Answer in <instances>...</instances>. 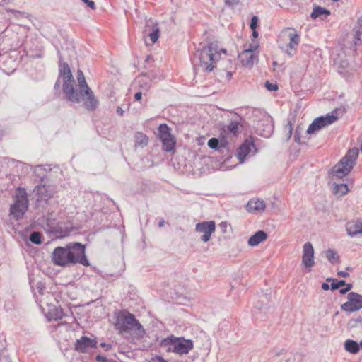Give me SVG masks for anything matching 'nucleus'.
I'll use <instances>...</instances> for the list:
<instances>
[{"instance_id": "55", "label": "nucleus", "mask_w": 362, "mask_h": 362, "mask_svg": "<svg viewBox=\"0 0 362 362\" xmlns=\"http://www.w3.org/2000/svg\"><path fill=\"white\" fill-rule=\"evenodd\" d=\"M252 30V37L254 38H257L258 37V33L256 31V29L255 30Z\"/></svg>"}, {"instance_id": "41", "label": "nucleus", "mask_w": 362, "mask_h": 362, "mask_svg": "<svg viewBox=\"0 0 362 362\" xmlns=\"http://www.w3.org/2000/svg\"><path fill=\"white\" fill-rule=\"evenodd\" d=\"M258 18L256 16H254L251 19V23L250 25V28L251 30H255L257 27Z\"/></svg>"}, {"instance_id": "62", "label": "nucleus", "mask_w": 362, "mask_h": 362, "mask_svg": "<svg viewBox=\"0 0 362 362\" xmlns=\"http://www.w3.org/2000/svg\"><path fill=\"white\" fill-rule=\"evenodd\" d=\"M37 169H40V170H41V169H42V167H41V166H37Z\"/></svg>"}, {"instance_id": "46", "label": "nucleus", "mask_w": 362, "mask_h": 362, "mask_svg": "<svg viewBox=\"0 0 362 362\" xmlns=\"http://www.w3.org/2000/svg\"><path fill=\"white\" fill-rule=\"evenodd\" d=\"M285 129L286 130H288V136L290 137L292 134V127L290 122L285 126Z\"/></svg>"}, {"instance_id": "14", "label": "nucleus", "mask_w": 362, "mask_h": 362, "mask_svg": "<svg viewBox=\"0 0 362 362\" xmlns=\"http://www.w3.org/2000/svg\"><path fill=\"white\" fill-rule=\"evenodd\" d=\"M97 341L95 339H90L86 336H83L76 340L75 343V350L80 353H86L95 347Z\"/></svg>"}, {"instance_id": "43", "label": "nucleus", "mask_w": 362, "mask_h": 362, "mask_svg": "<svg viewBox=\"0 0 362 362\" xmlns=\"http://www.w3.org/2000/svg\"><path fill=\"white\" fill-rule=\"evenodd\" d=\"M345 288H341L339 290V293L342 295L346 294L347 292H349L352 288V284H346L345 285Z\"/></svg>"}, {"instance_id": "5", "label": "nucleus", "mask_w": 362, "mask_h": 362, "mask_svg": "<svg viewBox=\"0 0 362 362\" xmlns=\"http://www.w3.org/2000/svg\"><path fill=\"white\" fill-rule=\"evenodd\" d=\"M161 346L168 351H173L179 355L187 354L194 347L193 341L183 337L171 336L163 339Z\"/></svg>"}, {"instance_id": "6", "label": "nucleus", "mask_w": 362, "mask_h": 362, "mask_svg": "<svg viewBox=\"0 0 362 362\" xmlns=\"http://www.w3.org/2000/svg\"><path fill=\"white\" fill-rule=\"evenodd\" d=\"M337 117L333 112L325 116H321L315 119L308 127L306 132L308 134H313L321 129L333 124L337 121Z\"/></svg>"}, {"instance_id": "10", "label": "nucleus", "mask_w": 362, "mask_h": 362, "mask_svg": "<svg viewBox=\"0 0 362 362\" xmlns=\"http://www.w3.org/2000/svg\"><path fill=\"white\" fill-rule=\"evenodd\" d=\"M302 264L308 272H310L311 268L315 264L314 249L310 242L305 243L303 245Z\"/></svg>"}, {"instance_id": "34", "label": "nucleus", "mask_w": 362, "mask_h": 362, "mask_svg": "<svg viewBox=\"0 0 362 362\" xmlns=\"http://www.w3.org/2000/svg\"><path fill=\"white\" fill-rule=\"evenodd\" d=\"M325 255L328 261L332 264L338 262L339 261V257L337 252H335L334 250L328 249L325 252Z\"/></svg>"}, {"instance_id": "33", "label": "nucleus", "mask_w": 362, "mask_h": 362, "mask_svg": "<svg viewBox=\"0 0 362 362\" xmlns=\"http://www.w3.org/2000/svg\"><path fill=\"white\" fill-rule=\"evenodd\" d=\"M76 76L81 90H84L85 89L89 88L86 81L84 74L81 70H78Z\"/></svg>"}, {"instance_id": "22", "label": "nucleus", "mask_w": 362, "mask_h": 362, "mask_svg": "<svg viewBox=\"0 0 362 362\" xmlns=\"http://www.w3.org/2000/svg\"><path fill=\"white\" fill-rule=\"evenodd\" d=\"M152 78L147 74H142L136 78V83L144 91H148L151 86Z\"/></svg>"}, {"instance_id": "63", "label": "nucleus", "mask_w": 362, "mask_h": 362, "mask_svg": "<svg viewBox=\"0 0 362 362\" xmlns=\"http://www.w3.org/2000/svg\"><path fill=\"white\" fill-rule=\"evenodd\" d=\"M298 139L299 138L296 136V141H297Z\"/></svg>"}, {"instance_id": "19", "label": "nucleus", "mask_w": 362, "mask_h": 362, "mask_svg": "<svg viewBox=\"0 0 362 362\" xmlns=\"http://www.w3.org/2000/svg\"><path fill=\"white\" fill-rule=\"evenodd\" d=\"M346 229L349 235L353 237L362 233V222L359 221L348 222Z\"/></svg>"}, {"instance_id": "45", "label": "nucleus", "mask_w": 362, "mask_h": 362, "mask_svg": "<svg viewBox=\"0 0 362 362\" xmlns=\"http://www.w3.org/2000/svg\"><path fill=\"white\" fill-rule=\"evenodd\" d=\"M239 0H226V4L228 6H233L238 4Z\"/></svg>"}, {"instance_id": "25", "label": "nucleus", "mask_w": 362, "mask_h": 362, "mask_svg": "<svg viewBox=\"0 0 362 362\" xmlns=\"http://www.w3.org/2000/svg\"><path fill=\"white\" fill-rule=\"evenodd\" d=\"M330 15V11L326 8H322L320 6H315L313 8L310 16L313 19H316L317 18H320L323 19L324 18L327 17Z\"/></svg>"}, {"instance_id": "39", "label": "nucleus", "mask_w": 362, "mask_h": 362, "mask_svg": "<svg viewBox=\"0 0 362 362\" xmlns=\"http://www.w3.org/2000/svg\"><path fill=\"white\" fill-rule=\"evenodd\" d=\"M219 144V141L216 138H211L208 141V146L212 149H218Z\"/></svg>"}, {"instance_id": "47", "label": "nucleus", "mask_w": 362, "mask_h": 362, "mask_svg": "<svg viewBox=\"0 0 362 362\" xmlns=\"http://www.w3.org/2000/svg\"><path fill=\"white\" fill-rule=\"evenodd\" d=\"M96 361L98 362H106L107 358L105 356H103L100 355H98L95 358Z\"/></svg>"}, {"instance_id": "58", "label": "nucleus", "mask_w": 362, "mask_h": 362, "mask_svg": "<svg viewBox=\"0 0 362 362\" xmlns=\"http://www.w3.org/2000/svg\"><path fill=\"white\" fill-rule=\"evenodd\" d=\"M271 134V130H269L265 134H264V136L268 137Z\"/></svg>"}, {"instance_id": "24", "label": "nucleus", "mask_w": 362, "mask_h": 362, "mask_svg": "<svg viewBox=\"0 0 362 362\" xmlns=\"http://www.w3.org/2000/svg\"><path fill=\"white\" fill-rule=\"evenodd\" d=\"M344 346V349L352 354H356L360 350L359 344L353 339H346Z\"/></svg>"}, {"instance_id": "4", "label": "nucleus", "mask_w": 362, "mask_h": 362, "mask_svg": "<svg viewBox=\"0 0 362 362\" xmlns=\"http://www.w3.org/2000/svg\"><path fill=\"white\" fill-rule=\"evenodd\" d=\"M358 156V149L353 148L349 149L346 155L330 170V175L333 177L343 178L353 169Z\"/></svg>"}, {"instance_id": "1", "label": "nucleus", "mask_w": 362, "mask_h": 362, "mask_svg": "<svg viewBox=\"0 0 362 362\" xmlns=\"http://www.w3.org/2000/svg\"><path fill=\"white\" fill-rule=\"evenodd\" d=\"M52 261L55 265L64 267L78 263L86 267L90 264L86 255V245L76 242L57 247L52 254Z\"/></svg>"}, {"instance_id": "35", "label": "nucleus", "mask_w": 362, "mask_h": 362, "mask_svg": "<svg viewBox=\"0 0 362 362\" xmlns=\"http://www.w3.org/2000/svg\"><path fill=\"white\" fill-rule=\"evenodd\" d=\"M240 125V122L237 120L231 121L228 125L226 127V129L233 135H236L238 134V127Z\"/></svg>"}, {"instance_id": "56", "label": "nucleus", "mask_w": 362, "mask_h": 362, "mask_svg": "<svg viewBox=\"0 0 362 362\" xmlns=\"http://www.w3.org/2000/svg\"><path fill=\"white\" fill-rule=\"evenodd\" d=\"M164 224H165V221L162 219V220H160V221H159V223H158V226H159L160 228H161V227H163V226H164Z\"/></svg>"}, {"instance_id": "17", "label": "nucleus", "mask_w": 362, "mask_h": 362, "mask_svg": "<svg viewBox=\"0 0 362 362\" xmlns=\"http://www.w3.org/2000/svg\"><path fill=\"white\" fill-rule=\"evenodd\" d=\"M251 147H254V144L248 139L245 140V141L239 147L237 152V156L240 163H243L245 157L250 152Z\"/></svg>"}, {"instance_id": "42", "label": "nucleus", "mask_w": 362, "mask_h": 362, "mask_svg": "<svg viewBox=\"0 0 362 362\" xmlns=\"http://www.w3.org/2000/svg\"><path fill=\"white\" fill-rule=\"evenodd\" d=\"M259 43L257 41L253 40L252 42L249 45L248 48L245 49H251V52L253 53L255 50L257 49Z\"/></svg>"}, {"instance_id": "60", "label": "nucleus", "mask_w": 362, "mask_h": 362, "mask_svg": "<svg viewBox=\"0 0 362 362\" xmlns=\"http://www.w3.org/2000/svg\"><path fill=\"white\" fill-rule=\"evenodd\" d=\"M273 65H274V66H276V65H277V62H276V61H274V62H273Z\"/></svg>"}, {"instance_id": "30", "label": "nucleus", "mask_w": 362, "mask_h": 362, "mask_svg": "<svg viewBox=\"0 0 362 362\" xmlns=\"http://www.w3.org/2000/svg\"><path fill=\"white\" fill-rule=\"evenodd\" d=\"M288 37H289V43L288 47L290 49H295L300 42V37L298 33L293 32V33H288Z\"/></svg>"}, {"instance_id": "2", "label": "nucleus", "mask_w": 362, "mask_h": 362, "mask_svg": "<svg viewBox=\"0 0 362 362\" xmlns=\"http://www.w3.org/2000/svg\"><path fill=\"white\" fill-rule=\"evenodd\" d=\"M115 327L119 333L126 338L141 339L145 330L133 314L127 311L118 313L116 317Z\"/></svg>"}, {"instance_id": "28", "label": "nucleus", "mask_w": 362, "mask_h": 362, "mask_svg": "<svg viewBox=\"0 0 362 362\" xmlns=\"http://www.w3.org/2000/svg\"><path fill=\"white\" fill-rule=\"evenodd\" d=\"M281 355H284V357L279 362H295L296 356L292 353H284V350L274 351V357L278 358Z\"/></svg>"}, {"instance_id": "57", "label": "nucleus", "mask_w": 362, "mask_h": 362, "mask_svg": "<svg viewBox=\"0 0 362 362\" xmlns=\"http://www.w3.org/2000/svg\"><path fill=\"white\" fill-rule=\"evenodd\" d=\"M38 289H39V291L40 293H41L42 292V290L43 288V286L41 284H38V286H37Z\"/></svg>"}, {"instance_id": "27", "label": "nucleus", "mask_w": 362, "mask_h": 362, "mask_svg": "<svg viewBox=\"0 0 362 362\" xmlns=\"http://www.w3.org/2000/svg\"><path fill=\"white\" fill-rule=\"evenodd\" d=\"M333 193L339 197L345 195L349 192V188L346 184H333L332 187Z\"/></svg>"}, {"instance_id": "61", "label": "nucleus", "mask_w": 362, "mask_h": 362, "mask_svg": "<svg viewBox=\"0 0 362 362\" xmlns=\"http://www.w3.org/2000/svg\"><path fill=\"white\" fill-rule=\"evenodd\" d=\"M5 3H9L11 0H3Z\"/></svg>"}, {"instance_id": "29", "label": "nucleus", "mask_w": 362, "mask_h": 362, "mask_svg": "<svg viewBox=\"0 0 362 362\" xmlns=\"http://www.w3.org/2000/svg\"><path fill=\"white\" fill-rule=\"evenodd\" d=\"M135 146L141 147L146 146L148 144V137L146 134L141 132H136L134 134Z\"/></svg>"}, {"instance_id": "20", "label": "nucleus", "mask_w": 362, "mask_h": 362, "mask_svg": "<svg viewBox=\"0 0 362 362\" xmlns=\"http://www.w3.org/2000/svg\"><path fill=\"white\" fill-rule=\"evenodd\" d=\"M267 238V234L263 230H258L252 235L247 243L250 246H257Z\"/></svg>"}, {"instance_id": "48", "label": "nucleus", "mask_w": 362, "mask_h": 362, "mask_svg": "<svg viewBox=\"0 0 362 362\" xmlns=\"http://www.w3.org/2000/svg\"><path fill=\"white\" fill-rule=\"evenodd\" d=\"M100 346L104 349H105V350H110L111 348H112V345L111 344H106V343H101L100 344Z\"/></svg>"}, {"instance_id": "40", "label": "nucleus", "mask_w": 362, "mask_h": 362, "mask_svg": "<svg viewBox=\"0 0 362 362\" xmlns=\"http://www.w3.org/2000/svg\"><path fill=\"white\" fill-rule=\"evenodd\" d=\"M265 87L269 91H274L278 90V86L276 83H271L269 81L265 83Z\"/></svg>"}, {"instance_id": "31", "label": "nucleus", "mask_w": 362, "mask_h": 362, "mask_svg": "<svg viewBox=\"0 0 362 362\" xmlns=\"http://www.w3.org/2000/svg\"><path fill=\"white\" fill-rule=\"evenodd\" d=\"M158 132L159 138L161 141L173 136L170 132V129L166 124H160L158 128Z\"/></svg>"}, {"instance_id": "38", "label": "nucleus", "mask_w": 362, "mask_h": 362, "mask_svg": "<svg viewBox=\"0 0 362 362\" xmlns=\"http://www.w3.org/2000/svg\"><path fill=\"white\" fill-rule=\"evenodd\" d=\"M41 238L42 234L40 232L35 231L31 233L29 239L33 243L40 245L42 243Z\"/></svg>"}, {"instance_id": "9", "label": "nucleus", "mask_w": 362, "mask_h": 362, "mask_svg": "<svg viewBox=\"0 0 362 362\" xmlns=\"http://www.w3.org/2000/svg\"><path fill=\"white\" fill-rule=\"evenodd\" d=\"M195 230L197 233H203L200 239L204 243L210 240L211 234L216 230V224L213 221H203L198 223L195 226Z\"/></svg>"}, {"instance_id": "26", "label": "nucleus", "mask_w": 362, "mask_h": 362, "mask_svg": "<svg viewBox=\"0 0 362 362\" xmlns=\"http://www.w3.org/2000/svg\"><path fill=\"white\" fill-rule=\"evenodd\" d=\"M35 192L38 196L37 201L40 199L47 200L52 197L50 192H49L45 185L37 186L35 189Z\"/></svg>"}, {"instance_id": "15", "label": "nucleus", "mask_w": 362, "mask_h": 362, "mask_svg": "<svg viewBox=\"0 0 362 362\" xmlns=\"http://www.w3.org/2000/svg\"><path fill=\"white\" fill-rule=\"evenodd\" d=\"M144 33L150 37L151 44H154L159 37L160 29L158 24L152 20L148 21Z\"/></svg>"}, {"instance_id": "32", "label": "nucleus", "mask_w": 362, "mask_h": 362, "mask_svg": "<svg viewBox=\"0 0 362 362\" xmlns=\"http://www.w3.org/2000/svg\"><path fill=\"white\" fill-rule=\"evenodd\" d=\"M162 141L163 144V149L167 152H170L174 150V146L175 145V141L173 136L169 139H164Z\"/></svg>"}, {"instance_id": "7", "label": "nucleus", "mask_w": 362, "mask_h": 362, "mask_svg": "<svg viewBox=\"0 0 362 362\" xmlns=\"http://www.w3.org/2000/svg\"><path fill=\"white\" fill-rule=\"evenodd\" d=\"M347 301L341 305L342 310L354 313L362 308V295L350 292L347 296Z\"/></svg>"}, {"instance_id": "54", "label": "nucleus", "mask_w": 362, "mask_h": 362, "mask_svg": "<svg viewBox=\"0 0 362 362\" xmlns=\"http://www.w3.org/2000/svg\"><path fill=\"white\" fill-rule=\"evenodd\" d=\"M116 112L118 115L121 116L123 115L124 111L120 107H117Z\"/></svg>"}, {"instance_id": "49", "label": "nucleus", "mask_w": 362, "mask_h": 362, "mask_svg": "<svg viewBox=\"0 0 362 362\" xmlns=\"http://www.w3.org/2000/svg\"><path fill=\"white\" fill-rule=\"evenodd\" d=\"M337 275L341 277H344V278H346V277L349 276V273H347L346 272H344V271L339 272L337 273Z\"/></svg>"}, {"instance_id": "64", "label": "nucleus", "mask_w": 362, "mask_h": 362, "mask_svg": "<svg viewBox=\"0 0 362 362\" xmlns=\"http://www.w3.org/2000/svg\"><path fill=\"white\" fill-rule=\"evenodd\" d=\"M159 362H166V361L164 360H162V361H160Z\"/></svg>"}, {"instance_id": "37", "label": "nucleus", "mask_w": 362, "mask_h": 362, "mask_svg": "<svg viewBox=\"0 0 362 362\" xmlns=\"http://www.w3.org/2000/svg\"><path fill=\"white\" fill-rule=\"evenodd\" d=\"M53 231L56 235V237L59 238H64L68 235L69 233V230L67 228L62 229L59 226H57L56 228H54Z\"/></svg>"}, {"instance_id": "51", "label": "nucleus", "mask_w": 362, "mask_h": 362, "mask_svg": "<svg viewBox=\"0 0 362 362\" xmlns=\"http://www.w3.org/2000/svg\"><path fill=\"white\" fill-rule=\"evenodd\" d=\"M62 317V310H57V313L55 314V316H54V320H58V319H61Z\"/></svg>"}, {"instance_id": "23", "label": "nucleus", "mask_w": 362, "mask_h": 362, "mask_svg": "<svg viewBox=\"0 0 362 362\" xmlns=\"http://www.w3.org/2000/svg\"><path fill=\"white\" fill-rule=\"evenodd\" d=\"M59 74L63 77V83L74 81L70 67L67 63H64L59 69Z\"/></svg>"}, {"instance_id": "11", "label": "nucleus", "mask_w": 362, "mask_h": 362, "mask_svg": "<svg viewBox=\"0 0 362 362\" xmlns=\"http://www.w3.org/2000/svg\"><path fill=\"white\" fill-rule=\"evenodd\" d=\"M84 102L85 107L88 110H95L99 104L98 100L95 98L92 90L88 88L84 90H81V101Z\"/></svg>"}, {"instance_id": "8", "label": "nucleus", "mask_w": 362, "mask_h": 362, "mask_svg": "<svg viewBox=\"0 0 362 362\" xmlns=\"http://www.w3.org/2000/svg\"><path fill=\"white\" fill-rule=\"evenodd\" d=\"M28 201L25 196H18L14 204L11 206V214L16 219L21 218L28 209Z\"/></svg>"}, {"instance_id": "13", "label": "nucleus", "mask_w": 362, "mask_h": 362, "mask_svg": "<svg viewBox=\"0 0 362 362\" xmlns=\"http://www.w3.org/2000/svg\"><path fill=\"white\" fill-rule=\"evenodd\" d=\"M74 81L63 83V91L69 101L79 103L81 102V92H78L77 89L74 87Z\"/></svg>"}, {"instance_id": "16", "label": "nucleus", "mask_w": 362, "mask_h": 362, "mask_svg": "<svg viewBox=\"0 0 362 362\" xmlns=\"http://www.w3.org/2000/svg\"><path fill=\"white\" fill-rule=\"evenodd\" d=\"M352 39V43L349 46L350 49L355 47L360 43H362V16L358 18L356 25H355L353 33L348 36Z\"/></svg>"}, {"instance_id": "52", "label": "nucleus", "mask_w": 362, "mask_h": 362, "mask_svg": "<svg viewBox=\"0 0 362 362\" xmlns=\"http://www.w3.org/2000/svg\"><path fill=\"white\" fill-rule=\"evenodd\" d=\"M142 93L141 92H137L134 95V98L136 100H140L141 99Z\"/></svg>"}, {"instance_id": "3", "label": "nucleus", "mask_w": 362, "mask_h": 362, "mask_svg": "<svg viewBox=\"0 0 362 362\" xmlns=\"http://www.w3.org/2000/svg\"><path fill=\"white\" fill-rule=\"evenodd\" d=\"M219 57L220 53L218 52L217 46L214 43H209L194 53V59H197L199 66L206 71H211L214 69V64Z\"/></svg>"}, {"instance_id": "50", "label": "nucleus", "mask_w": 362, "mask_h": 362, "mask_svg": "<svg viewBox=\"0 0 362 362\" xmlns=\"http://www.w3.org/2000/svg\"><path fill=\"white\" fill-rule=\"evenodd\" d=\"M11 11L16 17H19L21 16H24L25 15L24 13H21V12H20L18 11H16V10H11Z\"/></svg>"}, {"instance_id": "21", "label": "nucleus", "mask_w": 362, "mask_h": 362, "mask_svg": "<svg viewBox=\"0 0 362 362\" xmlns=\"http://www.w3.org/2000/svg\"><path fill=\"white\" fill-rule=\"evenodd\" d=\"M239 58L243 65L252 66L254 64L255 54L251 52V49H245L239 55Z\"/></svg>"}, {"instance_id": "53", "label": "nucleus", "mask_w": 362, "mask_h": 362, "mask_svg": "<svg viewBox=\"0 0 362 362\" xmlns=\"http://www.w3.org/2000/svg\"><path fill=\"white\" fill-rule=\"evenodd\" d=\"M322 288L325 291H327L329 288V285L327 283H322Z\"/></svg>"}, {"instance_id": "36", "label": "nucleus", "mask_w": 362, "mask_h": 362, "mask_svg": "<svg viewBox=\"0 0 362 362\" xmlns=\"http://www.w3.org/2000/svg\"><path fill=\"white\" fill-rule=\"evenodd\" d=\"M327 281H333V282L330 285L331 289L333 291L337 290L339 288L344 286L346 285V281L344 280L337 281V279L328 278Z\"/></svg>"}, {"instance_id": "18", "label": "nucleus", "mask_w": 362, "mask_h": 362, "mask_svg": "<svg viewBox=\"0 0 362 362\" xmlns=\"http://www.w3.org/2000/svg\"><path fill=\"white\" fill-rule=\"evenodd\" d=\"M266 204L264 201L257 199H252L248 202L247 204V209L249 212H258L262 213L265 209Z\"/></svg>"}, {"instance_id": "59", "label": "nucleus", "mask_w": 362, "mask_h": 362, "mask_svg": "<svg viewBox=\"0 0 362 362\" xmlns=\"http://www.w3.org/2000/svg\"><path fill=\"white\" fill-rule=\"evenodd\" d=\"M227 75H228V77H231V76H232L230 72H228Z\"/></svg>"}, {"instance_id": "12", "label": "nucleus", "mask_w": 362, "mask_h": 362, "mask_svg": "<svg viewBox=\"0 0 362 362\" xmlns=\"http://www.w3.org/2000/svg\"><path fill=\"white\" fill-rule=\"evenodd\" d=\"M334 65L337 66L340 74L346 75L349 73V60L345 49H341L334 59Z\"/></svg>"}, {"instance_id": "44", "label": "nucleus", "mask_w": 362, "mask_h": 362, "mask_svg": "<svg viewBox=\"0 0 362 362\" xmlns=\"http://www.w3.org/2000/svg\"><path fill=\"white\" fill-rule=\"evenodd\" d=\"M83 2L87 4V6L93 10H95V2L91 0H81Z\"/></svg>"}]
</instances>
